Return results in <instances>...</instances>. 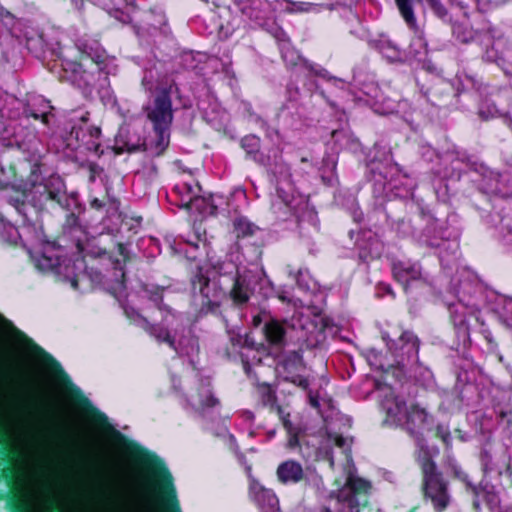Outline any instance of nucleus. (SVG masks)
Listing matches in <instances>:
<instances>
[{"instance_id":"nucleus-44","label":"nucleus","mask_w":512,"mask_h":512,"mask_svg":"<svg viewBox=\"0 0 512 512\" xmlns=\"http://www.w3.org/2000/svg\"><path fill=\"white\" fill-rule=\"evenodd\" d=\"M345 443H346V440H345V438H344V437H342V436H337V437L335 438V445H336L337 447L342 448V447H344V446H345Z\"/></svg>"},{"instance_id":"nucleus-15","label":"nucleus","mask_w":512,"mask_h":512,"mask_svg":"<svg viewBox=\"0 0 512 512\" xmlns=\"http://www.w3.org/2000/svg\"><path fill=\"white\" fill-rule=\"evenodd\" d=\"M249 494L255 504L258 506L260 512H268L275 507H278V498L276 494L270 489L264 488L261 484L253 481L249 487Z\"/></svg>"},{"instance_id":"nucleus-45","label":"nucleus","mask_w":512,"mask_h":512,"mask_svg":"<svg viewBox=\"0 0 512 512\" xmlns=\"http://www.w3.org/2000/svg\"><path fill=\"white\" fill-rule=\"evenodd\" d=\"M252 323L255 327H258L261 323H262V318H261V315L258 314V315H255L253 316L252 318Z\"/></svg>"},{"instance_id":"nucleus-3","label":"nucleus","mask_w":512,"mask_h":512,"mask_svg":"<svg viewBox=\"0 0 512 512\" xmlns=\"http://www.w3.org/2000/svg\"><path fill=\"white\" fill-rule=\"evenodd\" d=\"M417 464L422 474L421 490L424 499H429L432 502L436 512L444 511L450 500L448 482L444 479L427 448L420 449Z\"/></svg>"},{"instance_id":"nucleus-52","label":"nucleus","mask_w":512,"mask_h":512,"mask_svg":"<svg viewBox=\"0 0 512 512\" xmlns=\"http://www.w3.org/2000/svg\"><path fill=\"white\" fill-rule=\"evenodd\" d=\"M231 342L233 345H235V342H237V344H241V338L239 336L237 338H231Z\"/></svg>"},{"instance_id":"nucleus-27","label":"nucleus","mask_w":512,"mask_h":512,"mask_svg":"<svg viewBox=\"0 0 512 512\" xmlns=\"http://www.w3.org/2000/svg\"><path fill=\"white\" fill-rule=\"evenodd\" d=\"M81 206L77 202V204H71L70 210H67L69 213L66 215L65 221H64V227L73 229L80 225L79 221V214L81 213Z\"/></svg>"},{"instance_id":"nucleus-40","label":"nucleus","mask_w":512,"mask_h":512,"mask_svg":"<svg viewBox=\"0 0 512 512\" xmlns=\"http://www.w3.org/2000/svg\"><path fill=\"white\" fill-rule=\"evenodd\" d=\"M242 349H248V350H256L257 352H264L267 350L266 346L264 344H258L256 345L253 341H249L248 339H245L243 344L241 345Z\"/></svg>"},{"instance_id":"nucleus-13","label":"nucleus","mask_w":512,"mask_h":512,"mask_svg":"<svg viewBox=\"0 0 512 512\" xmlns=\"http://www.w3.org/2000/svg\"><path fill=\"white\" fill-rule=\"evenodd\" d=\"M276 477L283 485H294L305 479V472L300 462L287 459L277 466Z\"/></svg>"},{"instance_id":"nucleus-33","label":"nucleus","mask_w":512,"mask_h":512,"mask_svg":"<svg viewBox=\"0 0 512 512\" xmlns=\"http://www.w3.org/2000/svg\"><path fill=\"white\" fill-rule=\"evenodd\" d=\"M275 411L279 415L286 432H291L292 430L297 429L289 419L290 414L285 413L281 406H277Z\"/></svg>"},{"instance_id":"nucleus-7","label":"nucleus","mask_w":512,"mask_h":512,"mask_svg":"<svg viewBox=\"0 0 512 512\" xmlns=\"http://www.w3.org/2000/svg\"><path fill=\"white\" fill-rule=\"evenodd\" d=\"M219 273L221 275H231L233 284L229 291V298L235 307L239 309L244 308L253 294V289L250 287L249 281L239 273L238 267L232 262L220 266Z\"/></svg>"},{"instance_id":"nucleus-2","label":"nucleus","mask_w":512,"mask_h":512,"mask_svg":"<svg viewBox=\"0 0 512 512\" xmlns=\"http://www.w3.org/2000/svg\"><path fill=\"white\" fill-rule=\"evenodd\" d=\"M479 461L484 478L492 482V491H487L486 501L488 504H498L497 493L512 488V458L504 451L493 452L483 448Z\"/></svg>"},{"instance_id":"nucleus-57","label":"nucleus","mask_w":512,"mask_h":512,"mask_svg":"<svg viewBox=\"0 0 512 512\" xmlns=\"http://www.w3.org/2000/svg\"><path fill=\"white\" fill-rule=\"evenodd\" d=\"M196 240L200 241V236L199 235H196Z\"/></svg>"},{"instance_id":"nucleus-14","label":"nucleus","mask_w":512,"mask_h":512,"mask_svg":"<svg viewBox=\"0 0 512 512\" xmlns=\"http://www.w3.org/2000/svg\"><path fill=\"white\" fill-rule=\"evenodd\" d=\"M285 321L270 319L265 322L262 331L269 347L281 351L286 345Z\"/></svg>"},{"instance_id":"nucleus-48","label":"nucleus","mask_w":512,"mask_h":512,"mask_svg":"<svg viewBox=\"0 0 512 512\" xmlns=\"http://www.w3.org/2000/svg\"><path fill=\"white\" fill-rule=\"evenodd\" d=\"M29 116H31L32 118H34L35 120H39L40 119V114L39 113H36V112H31L29 114Z\"/></svg>"},{"instance_id":"nucleus-51","label":"nucleus","mask_w":512,"mask_h":512,"mask_svg":"<svg viewBox=\"0 0 512 512\" xmlns=\"http://www.w3.org/2000/svg\"><path fill=\"white\" fill-rule=\"evenodd\" d=\"M97 167H98V166H97V164H95V163H91V164L89 165V170H90V172H91V173H94V172H95V169H96Z\"/></svg>"},{"instance_id":"nucleus-17","label":"nucleus","mask_w":512,"mask_h":512,"mask_svg":"<svg viewBox=\"0 0 512 512\" xmlns=\"http://www.w3.org/2000/svg\"><path fill=\"white\" fill-rule=\"evenodd\" d=\"M428 412L417 403L411 404L405 411V425L410 434H415L427 422Z\"/></svg>"},{"instance_id":"nucleus-36","label":"nucleus","mask_w":512,"mask_h":512,"mask_svg":"<svg viewBox=\"0 0 512 512\" xmlns=\"http://www.w3.org/2000/svg\"><path fill=\"white\" fill-rule=\"evenodd\" d=\"M288 435V441H287V447L289 449H295L300 447V440H299V429L292 430L291 432H287Z\"/></svg>"},{"instance_id":"nucleus-53","label":"nucleus","mask_w":512,"mask_h":512,"mask_svg":"<svg viewBox=\"0 0 512 512\" xmlns=\"http://www.w3.org/2000/svg\"><path fill=\"white\" fill-rule=\"evenodd\" d=\"M185 187L187 188L189 193H193V191H192L193 188L191 185L185 184Z\"/></svg>"},{"instance_id":"nucleus-9","label":"nucleus","mask_w":512,"mask_h":512,"mask_svg":"<svg viewBox=\"0 0 512 512\" xmlns=\"http://www.w3.org/2000/svg\"><path fill=\"white\" fill-rule=\"evenodd\" d=\"M389 350L402 359L412 360L417 362L419 360L420 340L417 335L410 331L404 330L397 340H390L387 343Z\"/></svg>"},{"instance_id":"nucleus-49","label":"nucleus","mask_w":512,"mask_h":512,"mask_svg":"<svg viewBox=\"0 0 512 512\" xmlns=\"http://www.w3.org/2000/svg\"><path fill=\"white\" fill-rule=\"evenodd\" d=\"M71 286L74 288V289H77L78 288V280L76 278H73L71 280Z\"/></svg>"},{"instance_id":"nucleus-25","label":"nucleus","mask_w":512,"mask_h":512,"mask_svg":"<svg viewBox=\"0 0 512 512\" xmlns=\"http://www.w3.org/2000/svg\"><path fill=\"white\" fill-rule=\"evenodd\" d=\"M342 498L351 510L359 512L361 507H365L368 504V497L362 496V494H354L349 490L344 489L342 491Z\"/></svg>"},{"instance_id":"nucleus-24","label":"nucleus","mask_w":512,"mask_h":512,"mask_svg":"<svg viewBox=\"0 0 512 512\" xmlns=\"http://www.w3.org/2000/svg\"><path fill=\"white\" fill-rule=\"evenodd\" d=\"M220 309V302L213 301L211 299V295L207 296V298H202V302L200 307L196 310L195 318L202 319L209 314L217 315Z\"/></svg>"},{"instance_id":"nucleus-38","label":"nucleus","mask_w":512,"mask_h":512,"mask_svg":"<svg viewBox=\"0 0 512 512\" xmlns=\"http://www.w3.org/2000/svg\"><path fill=\"white\" fill-rule=\"evenodd\" d=\"M358 259L362 263H369L375 259V256L367 248L359 247L358 248Z\"/></svg>"},{"instance_id":"nucleus-10","label":"nucleus","mask_w":512,"mask_h":512,"mask_svg":"<svg viewBox=\"0 0 512 512\" xmlns=\"http://www.w3.org/2000/svg\"><path fill=\"white\" fill-rule=\"evenodd\" d=\"M155 138L149 142H142L136 145L127 144V151L129 153H135L143 151L148 153L152 157L162 156L170 143V129L160 128L153 129Z\"/></svg>"},{"instance_id":"nucleus-39","label":"nucleus","mask_w":512,"mask_h":512,"mask_svg":"<svg viewBox=\"0 0 512 512\" xmlns=\"http://www.w3.org/2000/svg\"><path fill=\"white\" fill-rule=\"evenodd\" d=\"M455 476L460 480L462 481L463 483H465L467 485V487H469L475 494L477 493V487L474 486L470 480H469V476L467 473L463 472V471H458V470H455Z\"/></svg>"},{"instance_id":"nucleus-1","label":"nucleus","mask_w":512,"mask_h":512,"mask_svg":"<svg viewBox=\"0 0 512 512\" xmlns=\"http://www.w3.org/2000/svg\"><path fill=\"white\" fill-rule=\"evenodd\" d=\"M15 452L11 449L8 438L0 434V462L4 467L0 470V477L8 487L6 505L10 512H32L30 495L23 489L22 474L13 465Z\"/></svg>"},{"instance_id":"nucleus-29","label":"nucleus","mask_w":512,"mask_h":512,"mask_svg":"<svg viewBox=\"0 0 512 512\" xmlns=\"http://www.w3.org/2000/svg\"><path fill=\"white\" fill-rule=\"evenodd\" d=\"M435 437L440 439L444 444L446 449H451L452 447V436L449 428L442 424H438L435 428Z\"/></svg>"},{"instance_id":"nucleus-47","label":"nucleus","mask_w":512,"mask_h":512,"mask_svg":"<svg viewBox=\"0 0 512 512\" xmlns=\"http://www.w3.org/2000/svg\"><path fill=\"white\" fill-rule=\"evenodd\" d=\"M387 46L392 49L395 53H400V48H398L395 44H393L391 41L387 42Z\"/></svg>"},{"instance_id":"nucleus-31","label":"nucleus","mask_w":512,"mask_h":512,"mask_svg":"<svg viewBox=\"0 0 512 512\" xmlns=\"http://www.w3.org/2000/svg\"><path fill=\"white\" fill-rule=\"evenodd\" d=\"M9 203L15 207L17 212L26 216V194L22 193L16 197H11Z\"/></svg>"},{"instance_id":"nucleus-11","label":"nucleus","mask_w":512,"mask_h":512,"mask_svg":"<svg viewBox=\"0 0 512 512\" xmlns=\"http://www.w3.org/2000/svg\"><path fill=\"white\" fill-rule=\"evenodd\" d=\"M392 274L394 280L402 285L404 291L407 292L410 282L422 278L421 265L410 261H394L392 263Z\"/></svg>"},{"instance_id":"nucleus-21","label":"nucleus","mask_w":512,"mask_h":512,"mask_svg":"<svg viewBox=\"0 0 512 512\" xmlns=\"http://www.w3.org/2000/svg\"><path fill=\"white\" fill-rule=\"evenodd\" d=\"M145 331L154 337L159 343H166L168 346L176 350L175 338L171 335L167 327L159 324H152L145 320Z\"/></svg>"},{"instance_id":"nucleus-34","label":"nucleus","mask_w":512,"mask_h":512,"mask_svg":"<svg viewBox=\"0 0 512 512\" xmlns=\"http://www.w3.org/2000/svg\"><path fill=\"white\" fill-rule=\"evenodd\" d=\"M117 253L121 257L120 259H116L115 265L120 266L121 264L125 265L129 261V252L125 246V244L118 242L117 243Z\"/></svg>"},{"instance_id":"nucleus-30","label":"nucleus","mask_w":512,"mask_h":512,"mask_svg":"<svg viewBox=\"0 0 512 512\" xmlns=\"http://www.w3.org/2000/svg\"><path fill=\"white\" fill-rule=\"evenodd\" d=\"M218 405H220V400L212 392H209L208 395L201 399L199 409L204 412Z\"/></svg>"},{"instance_id":"nucleus-4","label":"nucleus","mask_w":512,"mask_h":512,"mask_svg":"<svg viewBox=\"0 0 512 512\" xmlns=\"http://www.w3.org/2000/svg\"><path fill=\"white\" fill-rule=\"evenodd\" d=\"M77 52V59L72 60L62 57V67L66 72H71L74 81H82L85 86H92L96 81V74L100 73L105 68V61L100 56L96 59L90 57L89 54L75 48Z\"/></svg>"},{"instance_id":"nucleus-37","label":"nucleus","mask_w":512,"mask_h":512,"mask_svg":"<svg viewBox=\"0 0 512 512\" xmlns=\"http://www.w3.org/2000/svg\"><path fill=\"white\" fill-rule=\"evenodd\" d=\"M498 114V110L493 107V108H490L488 107L487 109L481 107L478 111V116L483 120V121H488L494 117H496Z\"/></svg>"},{"instance_id":"nucleus-18","label":"nucleus","mask_w":512,"mask_h":512,"mask_svg":"<svg viewBox=\"0 0 512 512\" xmlns=\"http://www.w3.org/2000/svg\"><path fill=\"white\" fill-rule=\"evenodd\" d=\"M446 228H444L437 220L430 221L423 230L426 245L437 248L443 240H446Z\"/></svg>"},{"instance_id":"nucleus-28","label":"nucleus","mask_w":512,"mask_h":512,"mask_svg":"<svg viewBox=\"0 0 512 512\" xmlns=\"http://www.w3.org/2000/svg\"><path fill=\"white\" fill-rule=\"evenodd\" d=\"M239 356H240V361H241L244 373L248 377H251V375L253 373L252 365L260 364L262 362L261 358L256 357V355H253L252 357H250V355L248 353H245L244 351H241L239 353Z\"/></svg>"},{"instance_id":"nucleus-50","label":"nucleus","mask_w":512,"mask_h":512,"mask_svg":"<svg viewBox=\"0 0 512 512\" xmlns=\"http://www.w3.org/2000/svg\"><path fill=\"white\" fill-rule=\"evenodd\" d=\"M88 119H89V112H86V113H85V115H83V116L81 117V121H82V122H84V123L86 124V123H87V121H88Z\"/></svg>"},{"instance_id":"nucleus-59","label":"nucleus","mask_w":512,"mask_h":512,"mask_svg":"<svg viewBox=\"0 0 512 512\" xmlns=\"http://www.w3.org/2000/svg\"><path fill=\"white\" fill-rule=\"evenodd\" d=\"M312 404L313 405H318V402L315 400Z\"/></svg>"},{"instance_id":"nucleus-20","label":"nucleus","mask_w":512,"mask_h":512,"mask_svg":"<svg viewBox=\"0 0 512 512\" xmlns=\"http://www.w3.org/2000/svg\"><path fill=\"white\" fill-rule=\"evenodd\" d=\"M383 409L386 411V420L400 424L404 420L407 409L406 401L398 396L393 398L392 403H383Z\"/></svg>"},{"instance_id":"nucleus-23","label":"nucleus","mask_w":512,"mask_h":512,"mask_svg":"<svg viewBox=\"0 0 512 512\" xmlns=\"http://www.w3.org/2000/svg\"><path fill=\"white\" fill-rule=\"evenodd\" d=\"M258 393L263 406L269 407L271 411H274L278 405L276 404V393L272 386L268 383L259 384Z\"/></svg>"},{"instance_id":"nucleus-58","label":"nucleus","mask_w":512,"mask_h":512,"mask_svg":"<svg viewBox=\"0 0 512 512\" xmlns=\"http://www.w3.org/2000/svg\"><path fill=\"white\" fill-rule=\"evenodd\" d=\"M301 161H302V162H306V161H307V159H306V158H302V159H301Z\"/></svg>"},{"instance_id":"nucleus-22","label":"nucleus","mask_w":512,"mask_h":512,"mask_svg":"<svg viewBox=\"0 0 512 512\" xmlns=\"http://www.w3.org/2000/svg\"><path fill=\"white\" fill-rule=\"evenodd\" d=\"M344 489L354 492V494H362V496L368 497L371 484L363 478L349 476Z\"/></svg>"},{"instance_id":"nucleus-54","label":"nucleus","mask_w":512,"mask_h":512,"mask_svg":"<svg viewBox=\"0 0 512 512\" xmlns=\"http://www.w3.org/2000/svg\"><path fill=\"white\" fill-rule=\"evenodd\" d=\"M188 244L192 245L195 248H198V243L197 242L188 241Z\"/></svg>"},{"instance_id":"nucleus-43","label":"nucleus","mask_w":512,"mask_h":512,"mask_svg":"<svg viewBox=\"0 0 512 512\" xmlns=\"http://www.w3.org/2000/svg\"><path fill=\"white\" fill-rule=\"evenodd\" d=\"M105 206V203L98 199V198H93L90 200V207L92 209H95L97 211L101 210L103 207Z\"/></svg>"},{"instance_id":"nucleus-8","label":"nucleus","mask_w":512,"mask_h":512,"mask_svg":"<svg viewBox=\"0 0 512 512\" xmlns=\"http://www.w3.org/2000/svg\"><path fill=\"white\" fill-rule=\"evenodd\" d=\"M278 366L285 374L284 378L287 382H290L303 390L308 389L309 380L298 373L304 368L303 355L300 350H294L286 353L278 362Z\"/></svg>"},{"instance_id":"nucleus-55","label":"nucleus","mask_w":512,"mask_h":512,"mask_svg":"<svg viewBox=\"0 0 512 512\" xmlns=\"http://www.w3.org/2000/svg\"><path fill=\"white\" fill-rule=\"evenodd\" d=\"M386 292L389 293V294L394 295V293L392 291V288L390 286L387 287Z\"/></svg>"},{"instance_id":"nucleus-5","label":"nucleus","mask_w":512,"mask_h":512,"mask_svg":"<svg viewBox=\"0 0 512 512\" xmlns=\"http://www.w3.org/2000/svg\"><path fill=\"white\" fill-rule=\"evenodd\" d=\"M35 193H39L41 205L51 201L64 210H70L71 204H77V197L68 195L66 184L59 175H51L35 187Z\"/></svg>"},{"instance_id":"nucleus-32","label":"nucleus","mask_w":512,"mask_h":512,"mask_svg":"<svg viewBox=\"0 0 512 512\" xmlns=\"http://www.w3.org/2000/svg\"><path fill=\"white\" fill-rule=\"evenodd\" d=\"M275 411L279 415L286 432H291L292 430L297 429L289 419L290 414L285 413L281 406H277Z\"/></svg>"},{"instance_id":"nucleus-41","label":"nucleus","mask_w":512,"mask_h":512,"mask_svg":"<svg viewBox=\"0 0 512 512\" xmlns=\"http://www.w3.org/2000/svg\"><path fill=\"white\" fill-rule=\"evenodd\" d=\"M44 506L47 510V512H62L60 509H59V506L58 504L56 503V501L53 499V498H48L44 501Z\"/></svg>"},{"instance_id":"nucleus-46","label":"nucleus","mask_w":512,"mask_h":512,"mask_svg":"<svg viewBox=\"0 0 512 512\" xmlns=\"http://www.w3.org/2000/svg\"><path fill=\"white\" fill-rule=\"evenodd\" d=\"M40 121L43 123V124H48L49 123V114L48 113H41L40 114Z\"/></svg>"},{"instance_id":"nucleus-42","label":"nucleus","mask_w":512,"mask_h":512,"mask_svg":"<svg viewBox=\"0 0 512 512\" xmlns=\"http://www.w3.org/2000/svg\"><path fill=\"white\" fill-rule=\"evenodd\" d=\"M310 3L307 2H299V3H293V10L294 11H300V12H306L309 10Z\"/></svg>"},{"instance_id":"nucleus-6","label":"nucleus","mask_w":512,"mask_h":512,"mask_svg":"<svg viewBox=\"0 0 512 512\" xmlns=\"http://www.w3.org/2000/svg\"><path fill=\"white\" fill-rule=\"evenodd\" d=\"M147 118L151 121L153 129H170L173 122L170 88H162L157 92L153 107L147 111Z\"/></svg>"},{"instance_id":"nucleus-56","label":"nucleus","mask_w":512,"mask_h":512,"mask_svg":"<svg viewBox=\"0 0 512 512\" xmlns=\"http://www.w3.org/2000/svg\"><path fill=\"white\" fill-rule=\"evenodd\" d=\"M307 67L312 70V64L307 65Z\"/></svg>"},{"instance_id":"nucleus-12","label":"nucleus","mask_w":512,"mask_h":512,"mask_svg":"<svg viewBox=\"0 0 512 512\" xmlns=\"http://www.w3.org/2000/svg\"><path fill=\"white\" fill-rule=\"evenodd\" d=\"M101 129L97 126H72L70 138H74L78 146H84L87 150L97 153L101 147L99 138Z\"/></svg>"},{"instance_id":"nucleus-35","label":"nucleus","mask_w":512,"mask_h":512,"mask_svg":"<svg viewBox=\"0 0 512 512\" xmlns=\"http://www.w3.org/2000/svg\"><path fill=\"white\" fill-rule=\"evenodd\" d=\"M149 300L153 302L158 309H161L163 302V289L157 287L155 290L150 291Z\"/></svg>"},{"instance_id":"nucleus-26","label":"nucleus","mask_w":512,"mask_h":512,"mask_svg":"<svg viewBox=\"0 0 512 512\" xmlns=\"http://www.w3.org/2000/svg\"><path fill=\"white\" fill-rule=\"evenodd\" d=\"M240 145L248 156L255 158L260 151V138L255 135H246L241 139Z\"/></svg>"},{"instance_id":"nucleus-16","label":"nucleus","mask_w":512,"mask_h":512,"mask_svg":"<svg viewBox=\"0 0 512 512\" xmlns=\"http://www.w3.org/2000/svg\"><path fill=\"white\" fill-rule=\"evenodd\" d=\"M259 231L260 228L246 216H237L232 221L231 233L234 235L237 245L251 240Z\"/></svg>"},{"instance_id":"nucleus-19","label":"nucleus","mask_w":512,"mask_h":512,"mask_svg":"<svg viewBox=\"0 0 512 512\" xmlns=\"http://www.w3.org/2000/svg\"><path fill=\"white\" fill-rule=\"evenodd\" d=\"M210 277L203 267L197 266L194 274L190 279L192 292L198 293L202 298L210 295Z\"/></svg>"}]
</instances>
